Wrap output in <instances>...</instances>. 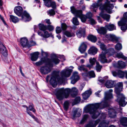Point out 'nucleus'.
I'll return each mask as SVG.
<instances>
[{"label": "nucleus", "mask_w": 127, "mask_h": 127, "mask_svg": "<svg viewBox=\"0 0 127 127\" xmlns=\"http://www.w3.org/2000/svg\"><path fill=\"white\" fill-rule=\"evenodd\" d=\"M79 77L78 75V73L77 72H74L71 78V83L74 84L79 80Z\"/></svg>", "instance_id": "nucleus-12"}, {"label": "nucleus", "mask_w": 127, "mask_h": 127, "mask_svg": "<svg viewBox=\"0 0 127 127\" xmlns=\"http://www.w3.org/2000/svg\"><path fill=\"white\" fill-rule=\"evenodd\" d=\"M100 121V120L99 119H97L95 121H90L85 127H95Z\"/></svg>", "instance_id": "nucleus-13"}, {"label": "nucleus", "mask_w": 127, "mask_h": 127, "mask_svg": "<svg viewBox=\"0 0 127 127\" xmlns=\"http://www.w3.org/2000/svg\"><path fill=\"white\" fill-rule=\"evenodd\" d=\"M122 82L118 83L115 88V91L117 95V100L120 105L122 106H124L127 103V99L123 94L120 93L122 90Z\"/></svg>", "instance_id": "nucleus-5"}, {"label": "nucleus", "mask_w": 127, "mask_h": 127, "mask_svg": "<svg viewBox=\"0 0 127 127\" xmlns=\"http://www.w3.org/2000/svg\"><path fill=\"white\" fill-rule=\"evenodd\" d=\"M106 38H108L109 40L113 42L115 41L116 42H117L118 41V38L114 35L111 34L107 35H106Z\"/></svg>", "instance_id": "nucleus-18"}, {"label": "nucleus", "mask_w": 127, "mask_h": 127, "mask_svg": "<svg viewBox=\"0 0 127 127\" xmlns=\"http://www.w3.org/2000/svg\"><path fill=\"white\" fill-rule=\"evenodd\" d=\"M124 75H125L126 78L127 79V71H126L124 72L122 70H119L118 71V76L121 78L124 77Z\"/></svg>", "instance_id": "nucleus-20"}, {"label": "nucleus", "mask_w": 127, "mask_h": 127, "mask_svg": "<svg viewBox=\"0 0 127 127\" xmlns=\"http://www.w3.org/2000/svg\"><path fill=\"white\" fill-rule=\"evenodd\" d=\"M89 115L88 114H85L83 115L82 119L80 122V124H84L89 119Z\"/></svg>", "instance_id": "nucleus-30"}, {"label": "nucleus", "mask_w": 127, "mask_h": 127, "mask_svg": "<svg viewBox=\"0 0 127 127\" xmlns=\"http://www.w3.org/2000/svg\"><path fill=\"white\" fill-rule=\"evenodd\" d=\"M69 106V103L68 101H65L64 103V108L66 111L67 110Z\"/></svg>", "instance_id": "nucleus-40"}, {"label": "nucleus", "mask_w": 127, "mask_h": 127, "mask_svg": "<svg viewBox=\"0 0 127 127\" xmlns=\"http://www.w3.org/2000/svg\"><path fill=\"white\" fill-rule=\"evenodd\" d=\"M47 12L48 14H49L50 16H53L55 14V13L54 10L53 9L49 10Z\"/></svg>", "instance_id": "nucleus-50"}, {"label": "nucleus", "mask_w": 127, "mask_h": 127, "mask_svg": "<svg viewBox=\"0 0 127 127\" xmlns=\"http://www.w3.org/2000/svg\"><path fill=\"white\" fill-rule=\"evenodd\" d=\"M125 63L121 61H119L116 65V67L120 69H123L126 67Z\"/></svg>", "instance_id": "nucleus-28"}, {"label": "nucleus", "mask_w": 127, "mask_h": 127, "mask_svg": "<svg viewBox=\"0 0 127 127\" xmlns=\"http://www.w3.org/2000/svg\"><path fill=\"white\" fill-rule=\"evenodd\" d=\"M124 18L118 22V25L121 26V29L123 31H125L127 29V12L125 13L123 15Z\"/></svg>", "instance_id": "nucleus-8"}, {"label": "nucleus", "mask_w": 127, "mask_h": 127, "mask_svg": "<svg viewBox=\"0 0 127 127\" xmlns=\"http://www.w3.org/2000/svg\"><path fill=\"white\" fill-rule=\"evenodd\" d=\"M113 75L114 76H118V71L117 72L116 71H113L112 72Z\"/></svg>", "instance_id": "nucleus-58"}, {"label": "nucleus", "mask_w": 127, "mask_h": 127, "mask_svg": "<svg viewBox=\"0 0 127 127\" xmlns=\"http://www.w3.org/2000/svg\"><path fill=\"white\" fill-rule=\"evenodd\" d=\"M72 70V69L68 68L65 69L61 72V77L59 75V71H53L52 73V77L50 81V84L53 87H55L57 85V82L60 83H63L64 80V78L69 77Z\"/></svg>", "instance_id": "nucleus-3"}, {"label": "nucleus", "mask_w": 127, "mask_h": 127, "mask_svg": "<svg viewBox=\"0 0 127 127\" xmlns=\"http://www.w3.org/2000/svg\"><path fill=\"white\" fill-rule=\"evenodd\" d=\"M10 20L14 23H16L19 21L18 18L17 17L12 15H10Z\"/></svg>", "instance_id": "nucleus-34"}, {"label": "nucleus", "mask_w": 127, "mask_h": 127, "mask_svg": "<svg viewBox=\"0 0 127 127\" xmlns=\"http://www.w3.org/2000/svg\"><path fill=\"white\" fill-rule=\"evenodd\" d=\"M52 0H43L44 5L46 6L49 7H51L55 9L56 8V5L54 1H51Z\"/></svg>", "instance_id": "nucleus-11"}, {"label": "nucleus", "mask_w": 127, "mask_h": 127, "mask_svg": "<svg viewBox=\"0 0 127 127\" xmlns=\"http://www.w3.org/2000/svg\"><path fill=\"white\" fill-rule=\"evenodd\" d=\"M98 33L103 34H104L106 33L107 31L105 28L102 27L99 28L97 30Z\"/></svg>", "instance_id": "nucleus-33"}, {"label": "nucleus", "mask_w": 127, "mask_h": 127, "mask_svg": "<svg viewBox=\"0 0 127 127\" xmlns=\"http://www.w3.org/2000/svg\"><path fill=\"white\" fill-rule=\"evenodd\" d=\"M64 34L68 37H71L74 36L75 35L74 33L68 31H64Z\"/></svg>", "instance_id": "nucleus-37"}, {"label": "nucleus", "mask_w": 127, "mask_h": 127, "mask_svg": "<svg viewBox=\"0 0 127 127\" xmlns=\"http://www.w3.org/2000/svg\"><path fill=\"white\" fill-rule=\"evenodd\" d=\"M122 46L121 44L118 43L115 46V49L117 50H120L122 49Z\"/></svg>", "instance_id": "nucleus-49"}, {"label": "nucleus", "mask_w": 127, "mask_h": 127, "mask_svg": "<svg viewBox=\"0 0 127 127\" xmlns=\"http://www.w3.org/2000/svg\"><path fill=\"white\" fill-rule=\"evenodd\" d=\"M99 15L103 19L106 20L107 21H109L110 17V15L104 13L102 11Z\"/></svg>", "instance_id": "nucleus-26"}, {"label": "nucleus", "mask_w": 127, "mask_h": 127, "mask_svg": "<svg viewBox=\"0 0 127 127\" xmlns=\"http://www.w3.org/2000/svg\"><path fill=\"white\" fill-rule=\"evenodd\" d=\"M116 56L118 58H122L124 59V60H127V57H125L123 55L122 53L120 52L117 53L116 55Z\"/></svg>", "instance_id": "nucleus-39"}, {"label": "nucleus", "mask_w": 127, "mask_h": 127, "mask_svg": "<svg viewBox=\"0 0 127 127\" xmlns=\"http://www.w3.org/2000/svg\"><path fill=\"white\" fill-rule=\"evenodd\" d=\"M59 58L60 59H62L63 60H65V58L64 56V55H60Z\"/></svg>", "instance_id": "nucleus-62"}, {"label": "nucleus", "mask_w": 127, "mask_h": 127, "mask_svg": "<svg viewBox=\"0 0 127 127\" xmlns=\"http://www.w3.org/2000/svg\"><path fill=\"white\" fill-rule=\"evenodd\" d=\"M61 27L62 30H65L66 29L67 26L66 24L63 23L61 24Z\"/></svg>", "instance_id": "nucleus-52"}, {"label": "nucleus", "mask_w": 127, "mask_h": 127, "mask_svg": "<svg viewBox=\"0 0 127 127\" xmlns=\"http://www.w3.org/2000/svg\"><path fill=\"white\" fill-rule=\"evenodd\" d=\"M60 60L58 59L56 54H54L52 55V57L50 59L45 57L41 58L40 60L36 62L35 64L37 66L42 65L44 63L46 65L41 66L40 68V72L43 74H46L50 73L52 70V67L53 66V63L55 64H58Z\"/></svg>", "instance_id": "nucleus-2"}, {"label": "nucleus", "mask_w": 127, "mask_h": 127, "mask_svg": "<svg viewBox=\"0 0 127 127\" xmlns=\"http://www.w3.org/2000/svg\"><path fill=\"white\" fill-rule=\"evenodd\" d=\"M102 0H98L97 2H95L91 6L92 7L91 8L93 9V8H98V6L100 7L102 6Z\"/></svg>", "instance_id": "nucleus-17"}, {"label": "nucleus", "mask_w": 127, "mask_h": 127, "mask_svg": "<svg viewBox=\"0 0 127 127\" xmlns=\"http://www.w3.org/2000/svg\"><path fill=\"white\" fill-rule=\"evenodd\" d=\"M106 53L102 52V53L99 55V60L102 63H104L107 62V60L105 56Z\"/></svg>", "instance_id": "nucleus-14"}, {"label": "nucleus", "mask_w": 127, "mask_h": 127, "mask_svg": "<svg viewBox=\"0 0 127 127\" xmlns=\"http://www.w3.org/2000/svg\"><path fill=\"white\" fill-rule=\"evenodd\" d=\"M44 31V34L42 33L41 32H38V35L45 38H48L52 35L51 33H49L47 31Z\"/></svg>", "instance_id": "nucleus-24"}, {"label": "nucleus", "mask_w": 127, "mask_h": 127, "mask_svg": "<svg viewBox=\"0 0 127 127\" xmlns=\"http://www.w3.org/2000/svg\"><path fill=\"white\" fill-rule=\"evenodd\" d=\"M109 125V121H104L101 122L97 127H107Z\"/></svg>", "instance_id": "nucleus-35"}, {"label": "nucleus", "mask_w": 127, "mask_h": 127, "mask_svg": "<svg viewBox=\"0 0 127 127\" xmlns=\"http://www.w3.org/2000/svg\"><path fill=\"white\" fill-rule=\"evenodd\" d=\"M115 84L114 81L109 80L106 81L105 85L107 88H109L114 87L115 86Z\"/></svg>", "instance_id": "nucleus-15"}, {"label": "nucleus", "mask_w": 127, "mask_h": 127, "mask_svg": "<svg viewBox=\"0 0 127 127\" xmlns=\"http://www.w3.org/2000/svg\"><path fill=\"white\" fill-rule=\"evenodd\" d=\"M88 73L91 77H95V75L93 71H91L89 72Z\"/></svg>", "instance_id": "nucleus-53"}, {"label": "nucleus", "mask_w": 127, "mask_h": 127, "mask_svg": "<svg viewBox=\"0 0 127 127\" xmlns=\"http://www.w3.org/2000/svg\"><path fill=\"white\" fill-rule=\"evenodd\" d=\"M54 29V27L51 25H49L47 26V29L49 31H53Z\"/></svg>", "instance_id": "nucleus-55"}, {"label": "nucleus", "mask_w": 127, "mask_h": 127, "mask_svg": "<svg viewBox=\"0 0 127 127\" xmlns=\"http://www.w3.org/2000/svg\"><path fill=\"white\" fill-rule=\"evenodd\" d=\"M105 27L107 29L110 31H113L116 29V27L113 24H109L106 25Z\"/></svg>", "instance_id": "nucleus-32"}, {"label": "nucleus", "mask_w": 127, "mask_h": 127, "mask_svg": "<svg viewBox=\"0 0 127 127\" xmlns=\"http://www.w3.org/2000/svg\"><path fill=\"white\" fill-rule=\"evenodd\" d=\"M112 92V90L110 89L109 91L105 92L104 99L100 103H95L88 105V107L85 109V112L89 113L92 118H96L100 113V112L98 111V109H103L109 106L108 100L113 97L111 93Z\"/></svg>", "instance_id": "nucleus-1"}, {"label": "nucleus", "mask_w": 127, "mask_h": 127, "mask_svg": "<svg viewBox=\"0 0 127 127\" xmlns=\"http://www.w3.org/2000/svg\"><path fill=\"white\" fill-rule=\"evenodd\" d=\"M81 98L80 97H76L75 99V101L76 102L78 103L80 101Z\"/></svg>", "instance_id": "nucleus-59"}, {"label": "nucleus", "mask_w": 127, "mask_h": 127, "mask_svg": "<svg viewBox=\"0 0 127 127\" xmlns=\"http://www.w3.org/2000/svg\"><path fill=\"white\" fill-rule=\"evenodd\" d=\"M27 110L26 111L27 112L29 115L31 117L32 115H32L31 113L29 111V109H28L27 108Z\"/></svg>", "instance_id": "nucleus-61"}, {"label": "nucleus", "mask_w": 127, "mask_h": 127, "mask_svg": "<svg viewBox=\"0 0 127 127\" xmlns=\"http://www.w3.org/2000/svg\"><path fill=\"white\" fill-rule=\"evenodd\" d=\"M72 20L73 23L74 25H79V22L77 18H73L72 19Z\"/></svg>", "instance_id": "nucleus-44"}, {"label": "nucleus", "mask_w": 127, "mask_h": 127, "mask_svg": "<svg viewBox=\"0 0 127 127\" xmlns=\"http://www.w3.org/2000/svg\"><path fill=\"white\" fill-rule=\"evenodd\" d=\"M0 52L4 56L7 55V50L5 47L1 43H0Z\"/></svg>", "instance_id": "nucleus-16"}, {"label": "nucleus", "mask_w": 127, "mask_h": 127, "mask_svg": "<svg viewBox=\"0 0 127 127\" xmlns=\"http://www.w3.org/2000/svg\"><path fill=\"white\" fill-rule=\"evenodd\" d=\"M20 43L22 46L23 47H26L28 45V40L25 37L22 38L21 39Z\"/></svg>", "instance_id": "nucleus-21"}, {"label": "nucleus", "mask_w": 127, "mask_h": 127, "mask_svg": "<svg viewBox=\"0 0 127 127\" xmlns=\"http://www.w3.org/2000/svg\"><path fill=\"white\" fill-rule=\"evenodd\" d=\"M88 38L89 40L93 42H96L97 40L96 37L92 35H89L88 37Z\"/></svg>", "instance_id": "nucleus-36"}, {"label": "nucleus", "mask_w": 127, "mask_h": 127, "mask_svg": "<svg viewBox=\"0 0 127 127\" xmlns=\"http://www.w3.org/2000/svg\"><path fill=\"white\" fill-rule=\"evenodd\" d=\"M47 26L43 24H39V29L41 31H45L47 29Z\"/></svg>", "instance_id": "nucleus-38"}, {"label": "nucleus", "mask_w": 127, "mask_h": 127, "mask_svg": "<svg viewBox=\"0 0 127 127\" xmlns=\"http://www.w3.org/2000/svg\"><path fill=\"white\" fill-rule=\"evenodd\" d=\"M23 8L20 6H17L15 8L14 11V13L19 16L22 15V19L25 22L29 21L31 19L30 15L26 11L23 12Z\"/></svg>", "instance_id": "nucleus-6"}, {"label": "nucleus", "mask_w": 127, "mask_h": 127, "mask_svg": "<svg viewBox=\"0 0 127 127\" xmlns=\"http://www.w3.org/2000/svg\"><path fill=\"white\" fill-rule=\"evenodd\" d=\"M92 94V92L90 90L86 91L83 94V98L85 100L87 99Z\"/></svg>", "instance_id": "nucleus-29"}, {"label": "nucleus", "mask_w": 127, "mask_h": 127, "mask_svg": "<svg viewBox=\"0 0 127 127\" xmlns=\"http://www.w3.org/2000/svg\"><path fill=\"white\" fill-rule=\"evenodd\" d=\"M87 47L86 45L84 43H83L79 47V50L81 53H83L86 51Z\"/></svg>", "instance_id": "nucleus-25"}, {"label": "nucleus", "mask_w": 127, "mask_h": 127, "mask_svg": "<svg viewBox=\"0 0 127 127\" xmlns=\"http://www.w3.org/2000/svg\"><path fill=\"white\" fill-rule=\"evenodd\" d=\"M81 113L82 111L81 109L77 108H74L71 115L72 118L74 119L75 118L80 117Z\"/></svg>", "instance_id": "nucleus-10"}, {"label": "nucleus", "mask_w": 127, "mask_h": 127, "mask_svg": "<svg viewBox=\"0 0 127 127\" xmlns=\"http://www.w3.org/2000/svg\"><path fill=\"white\" fill-rule=\"evenodd\" d=\"M78 68L79 70L81 71L83 70L87 72L88 71L87 69L85 67L84 65H81L80 66H79Z\"/></svg>", "instance_id": "nucleus-45"}, {"label": "nucleus", "mask_w": 127, "mask_h": 127, "mask_svg": "<svg viewBox=\"0 0 127 127\" xmlns=\"http://www.w3.org/2000/svg\"><path fill=\"white\" fill-rule=\"evenodd\" d=\"M86 16L88 18L91 19L92 16V14L91 12H89L87 14Z\"/></svg>", "instance_id": "nucleus-56"}, {"label": "nucleus", "mask_w": 127, "mask_h": 127, "mask_svg": "<svg viewBox=\"0 0 127 127\" xmlns=\"http://www.w3.org/2000/svg\"><path fill=\"white\" fill-rule=\"evenodd\" d=\"M34 107V105L32 104L29 106L28 108V109H29V110L30 111H32L33 113H35V112L36 110Z\"/></svg>", "instance_id": "nucleus-48"}, {"label": "nucleus", "mask_w": 127, "mask_h": 127, "mask_svg": "<svg viewBox=\"0 0 127 127\" xmlns=\"http://www.w3.org/2000/svg\"><path fill=\"white\" fill-rule=\"evenodd\" d=\"M100 47L103 50L102 52H103L104 53H107V50L106 49V47L103 44V43L100 46Z\"/></svg>", "instance_id": "nucleus-47"}, {"label": "nucleus", "mask_w": 127, "mask_h": 127, "mask_svg": "<svg viewBox=\"0 0 127 127\" xmlns=\"http://www.w3.org/2000/svg\"><path fill=\"white\" fill-rule=\"evenodd\" d=\"M56 32L57 33H60L62 31V30L60 27L58 26L56 28Z\"/></svg>", "instance_id": "nucleus-54"}, {"label": "nucleus", "mask_w": 127, "mask_h": 127, "mask_svg": "<svg viewBox=\"0 0 127 127\" xmlns=\"http://www.w3.org/2000/svg\"><path fill=\"white\" fill-rule=\"evenodd\" d=\"M39 54V53L38 52H35L31 54V60L33 61H36L38 57Z\"/></svg>", "instance_id": "nucleus-19"}, {"label": "nucleus", "mask_w": 127, "mask_h": 127, "mask_svg": "<svg viewBox=\"0 0 127 127\" xmlns=\"http://www.w3.org/2000/svg\"><path fill=\"white\" fill-rule=\"evenodd\" d=\"M89 61L91 64L93 65H95V63L96 61V59L95 58H91L90 59Z\"/></svg>", "instance_id": "nucleus-46"}, {"label": "nucleus", "mask_w": 127, "mask_h": 127, "mask_svg": "<svg viewBox=\"0 0 127 127\" xmlns=\"http://www.w3.org/2000/svg\"><path fill=\"white\" fill-rule=\"evenodd\" d=\"M114 5L113 4H110V1L106 0V1L104 4L102 5V6L99 7V9L102 11L105 10L109 13H111V10L114 7Z\"/></svg>", "instance_id": "nucleus-9"}, {"label": "nucleus", "mask_w": 127, "mask_h": 127, "mask_svg": "<svg viewBox=\"0 0 127 127\" xmlns=\"http://www.w3.org/2000/svg\"><path fill=\"white\" fill-rule=\"evenodd\" d=\"M90 21L92 24H94L96 23L95 21L93 19L91 18L90 19Z\"/></svg>", "instance_id": "nucleus-57"}, {"label": "nucleus", "mask_w": 127, "mask_h": 127, "mask_svg": "<svg viewBox=\"0 0 127 127\" xmlns=\"http://www.w3.org/2000/svg\"><path fill=\"white\" fill-rule=\"evenodd\" d=\"M107 50V53H105L110 56L112 55L115 52L114 49L113 48H110L108 50Z\"/></svg>", "instance_id": "nucleus-41"}, {"label": "nucleus", "mask_w": 127, "mask_h": 127, "mask_svg": "<svg viewBox=\"0 0 127 127\" xmlns=\"http://www.w3.org/2000/svg\"><path fill=\"white\" fill-rule=\"evenodd\" d=\"M57 98L59 100L61 101L64 98H67L69 96L70 93L73 97L75 96L78 92L77 89L75 87H73L71 89L69 88H57L55 91Z\"/></svg>", "instance_id": "nucleus-4"}, {"label": "nucleus", "mask_w": 127, "mask_h": 127, "mask_svg": "<svg viewBox=\"0 0 127 127\" xmlns=\"http://www.w3.org/2000/svg\"><path fill=\"white\" fill-rule=\"evenodd\" d=\"M108 112L109 116L110 118H115L116 116V109H114L113 108H111L109 110Z\"/></svg>", "instance_id": "nucleus-23"}, {"label": "nucleus", "mask_w": 127, "mask_h": 127, "mask_svg": "<svg viewBox=\"0 0 127 127\" xmlns=\"http://www.w3.org/2000/svg\"><path fill=\"white\" fill-rule=\"evenodd\" d=\"M97 51V49L95 47H91L88 50V53L92 55H95Z\"/></svg>", "instance_id": "nucleus-22"}, {"label": "nucleus", "mask_w": 127, "mask_h": 127, "mask_svg": "<svg viewBox=\"0 0 127 127\" xmlns=\"http://www.w3.org/2000/svg\"><path fill=\"white\" fill-rule=\"evenodd\" d=\"M100 91H98V92H96L95 93V94L98 97H99V93L100 92Z\"/></svg>", "instance_id": "nucleus-63"}, {"label": "nucleus", "mask_w": 127, "mask_h": 127, "mask_svg": "<svg viewBox=\"0 0 127 127\" xmlns=\"http://www.w3.org/2000/svg\"><path fill=\"white\" fill-rule=\"evenodd\" d=\"M41 54L42 56L44 57H43L47 58V57L48 55V53L47 52H45L43 51L42 49H41Z\"/></svg>", "instance_id": "nucleus-51"}, {"label": "nucleus", "mask_w": 127, "mask_h": 127, "mask_svg": "<svg viewBox=\"0 0 127 127\" xmlns=\"http://www.w3.org/2000/svg\"><path fill=\"white\" fill-rule=\"evenodd\" d=\"M85 31L84 29H80L76 32L77 36L79 38L81 37L84 34Z\"/></svg>", "instance_id": "nucleus-27"}, {"label": "nucleus", "mask_w": 127, "mask_h": 127, "mask_svg": "<svg viewBox=\"0 0 127 127\" xmlns=\"http://www.w3.org/2000/svg\"><path fill=\"white\" fill-rule=\"evenodd\" d=\"M106 115L105 113L102 114H101V116H100V119H98L100 120V121H102V122H103L104 121H108L109 122V121H108L104 120V119H105L106 117Z\"/></svg>", "instance_id": "nucleus-43"}, {"label": "nucleus", "mask_w": 127, "mask_h": 127, "mask_svg": "<svg viewBox=\"0 0 127 127\" xmlns=\"http://www.w3.org/2000/svg\"><path fill=\"white\" fill-rule=\"evenodd\" d=\"M71 12L74 14L77 17H79L82 22H85L87 18L86 16L82 14V11L81 10H78L75 9L74 6L70 7Z\"/></svg>", "instance_id": "nucleus-7"}, {"label": "nucleus", "mask_w": 127, "mask_h": 127, "mask_svg": "<svg viewBox=\"0 0 127 127\" xmlns=\"http://www.w3.org/2000/svg\"><path fill=\"white\" fill-rule=\"evenodd\" d=\"M96 69L97 72H100L102 68V66L100 65L99 63L96 62Z\"/></svg>", "instance_id": "nucleus-42"}, {"label": "nucleus", "mask_w": 127, "mask_h": 127, "mask_svg": "<svg viewBox=\"0 0 127 127\" xmlns=\"http://www.w3.org/2000/svg\"><path fill=\"white\" fill-rule=\"evenodd\" d=\"M120 122L121 124L125 127H127V118L123 117L120 119Z\"/></svg>", "instance_id": "nucleus-31"}, {"label": "nucleus", "mask_w": 127, "mask_h": 127, "mask_svg": "<svg viewBox=\"0 0 127 127\" xmlns=\"http://www.w3.org/2000/svg\"><path fill=\"white\" fill-rule=\"evenodd\" d=\"M4 61L6 63L7 62V61H8V60H9V58H7L5 57H4Z\"/></svg>", "instance_id": "nucleus-64"}, {"label": "nucleus", "mask_w": 127, "mask_h": 127, "mask_svg": "<svg viewBox=\"0 0 127 127\" xmlns=\"http://www.w3.org/2000/svg\"><path fill=\"white\" fill-rule=\"evenodd\" d=\"M93 65H92L91 64V65L88 64L86 65V66L88 67L89 69H90L91 68L93 67Z\"/></svg>", "instance_id": "nucleus-60"}]
</instances>
